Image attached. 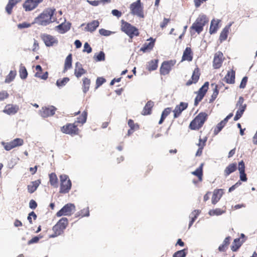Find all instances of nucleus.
Wrapping results in <instances>:
<instances>
[{
	"label": "nucleus",
	"mask_w": 257,
	"mask_h": 257,
	"mask_svg": "<svg viewBox=\"0 0 257 257\" xmlns=\"http://www.w3.org/2000/svg\"><path fill=\"white\" fill-rule=\"evenodd\" d=\"M55 9L47 8L45 9L38 17L35 18L32 24H37L39 25L47 26L54 22L56 19L53 17Z\"/></svg>",
	"instance_id": "nucleus-1"
},
{
	"label": "nucleus",
	"mask_w": 257,
	"mask_h": 257,
	"mask_svg": "<svg viewBox=\"0 0 257 257\" xmlns=\"http://www.w3.org/2000/svg\"><path fill=\"white\" fill-rule=\"evenodd\" d=\"M208 22L209 20L205 15H199L190 28L191 34L192 35L195 33L198 34H200L203 31L204 27Z\"/></svg>",
	"instance_id": "nucleus-2"
},
{
	"label": "nucleus",
	"mask_w": 257,
	"mask_h": 257,
	"mask_svg": "<svg viewBox=\"0 0 257 257\" xmlns=\"http://www.w3.org/2000/svg\"><path fill=\"white\" fill-rule=\"evenodd\" d=\"M208 114L205 112H200L190 122L189 128L191 130H199L208 119Z\"/></svg>",
	"instance_id": "nucleus-3"
},
{
	"label": "nucleus",
	"mask_w": 257,
	"mask_h": 257,
	"mask_svg": "<svg viewBox=\"0 0 257 257\" xmlns=\"http://www.w3.org/2000/svg\"><path fill=\"white\" fill-rule=\"evenodd\" d=\"M68 225V220L66 217L61 218L52 227L53 233L49 235V238H54L61 235Z\"/></svg>",
	"instance_id": "nucleus-4"
},
{
	"label": "nucleus",
	"mask_w": 257,
	"mask_h": 257,
	"mask_svg": "<svg viewBox=\"0 0 257 257\" xmlns=\"http://www.w3.org/2000/svg\"><path fill=\"white\" fill-rule=\"evenodd\" d=\"M121 29L131 38L134 36L139 35V30L136 27L123 20L121 21Z\"/></svg>",
	"instance_id": "nucleus-5"
},
{
	"label": "nucleus",
	"mask_w": 257,
	"mask_h": 257,
	"mask_svg": "<svg viewBox=\"0 0 257 257\" xmlns=\"http://www.w3.org/2000/svg\"><path fill=\"white\" fill-rule=\"evenodd\" d=\"M60 186L59 193L65 194L69 192L71 188L72 184L69 177L66 175L60 176Z\"/></svg>",
	"instance_id": "nucleus-6"
},
{
	"label": "nucleus",
	"mask_w": 257,
	"mask_h": 257,
	"mask_svg": "<svg viewBox=\"0 0 257 257\" xmlns=\"http://www.w3.org/2000/svg\"><path fill=\"white\" fill-rule=\"evenodd\" d=\"M61 131L65 134L72 136L77 135L79 133V130L77 124L75 123H68L61 127Z\"/></svg>",
	"instance_id": "nucleus-7"
},
{
	"label": "nucleus",
	"mask_w": 257,
	"mask_h": 257,
	"mask_svg": "<svg viewBox=\"0 0 257 257\" xmlns=\"http://www.w3.org/2000/svg\"><path fill=\"white\" fill-rule=\"evenodd\" d=\"M176 63L175 59L163 62L160 68V74L164 76L168 75Z\"/></svg>",
	"instance_id": "nucleus-8"
},
{
	"label": "nucleus",
	"mask_w": 257,
	"mask_h": 257,
	"mask_svg": "<svg viewBox=\"0 0 257 257\" xmlns=\"http://www.w3.org/2000/svg\"><path fill=\"white\" fill-rule=\"evenodd\" d=\"M75 210V206L74 204L72 203H67L56 213V215L57 217L71 216Z\"/></svg>",
	"instance_id": "nucleus-9"
},
{
	"label": "nucleus",
	"mask_w": 257,
	"mask_h": 257,
	"mask_svg": "<svg viewBox=\"0 0 257 257\" xmlns=\"http://www.w3.org/2000/svg\"><path fill=\"white\" fill-rule=\"evenodd\" d=\"M130 10L132 15L140 18L144 17L143 8L141 5V0H138L132 3L130 6Z\"/></svg>",
	"instance_id": "nucleus-10"
},
{
	"label": "nucleus",
	"mask_w": 257,
	"mask_h": 257,
	"mask_svg": "<svg viewBox=\"0 0 257 257\" xmlns=\"http://www.w3.org/2000/svg\"><path fill=\"white\" fill-rule=\"evenodd\" d=\"M209 82H206L203 85L197 92V95L195 98L194 105L197 106L205 95L209 88Z\"/></svg>",
	"instance_id": "nucleus-11"
},
{
	"label": "nucleus",
	"mask_w": 257,
	"mask_h": 257,
	"mask_svg": "<svg viewBox=\"0 0 257 257\" xmlns=\"http://www.w3.org/2000/svg\"><path fill=\"white\" fill-rule=\"evenodd\" d=\"M2 144L6 151H10L16 147L22 146L24 140L22 139L16 138L10 142H2Z\"/></svg>",
	"instance_id": "nucleus-12"
},
{
	"label": "nucleus",
	"mask_w": 257,
	"mask_h": 257,
	"mask_svg": "<svg viewBox=\"0 0 257 257\" xmlns=\"http://www.w3.org/2000/svg\"><path fill=\"white\" fill-rule=\"evenodd\" d=\"M57 108L53 105L42 107L39 111V114L43 118H47L54 115Z\"/></svg>",
	"instance_id": "nucleus-13"
},
{
	"label": "nucleus",
	"mask_w": 257,
	"mask_h": 257,
	"mask_svg": "<svg viewBox=\"0 0 257 257\" xmlns=\"http://www.w3.org/2000/svg\"><path fill=\"white\" fill-rule=\"evenodd\" d=\"M224 57L223 53L221 51H218L215 53L213 61V67L214 69L220 68L222 64Z\"/></svg>",
	"instance_id": "nucleus-14"
},
{
	"label": "nucleus",
	"mask_w": 257,
	"mask_h": 257,
	"mask_svg": "<svg viewBox=\"0 0 257 257\" xmlns=\"http://www.w3.org/2000/svg\"><path fill=\"white\" fill-rule=\"evenodd\" d=\"M41 38L47 47H51L55 44H57L58 42L57 39L49 34H42L41 36Z\"/></svg>",
	"instance_id": "nucleus-15"
},
{
	"label": "nucleus",
	"mask_w": 257,
	"mask_h": 257,
	"mask_svg": "<svg viewBox=\"0 0 257 257\" xmlns=\"http://www.w3.org/2000/svg\"><path fill=\"white\" fill-rule=\"evenodd\" d=\"M200 75L199 68L198 67L195 68L191 78L186 82V85L189 86L193 84H196L198 81Z\"/></svg>",
	"instance_id": "nucleus-16"
},
{
	"label": "nucleus",
	"mask_w": 257,
	"mask_h": 257,
	"mask_svg": "<svg viewBox=\"0 0 257 257\" xmlns=\"http://www.w3.org/2000/svg\"><path fill=\"white\" fill-rule=\"evenodd\" d=\"M188 106V104L187 102H181L179 104L177 105L173 110L174 118H176L180 116L182 111L185 110Z\"/></svg>",
	"instance_id": "nucleus-17"
},
{
	"label": "nucleus",
	"mask_w": 257,
	"mask_h": 257,
	"mask_svg": "<svg viewBox=\"0 0 257 257\" xmlns=\"http://www.w3.org/2000/svg\"><path fill=\"white\" fill-rule=\"evenodd\" d=\"M233 116V113H229L223 120L218 123L216 127L214 128L213 131V134L214 136L217 135L225 125L226 123L228 121V119H230Z\"/></svg>",
	"instance_id": "nucleus-18"
},
{
	"label": "nucleus",
	"mask_w": 257,
	"mask_h": 257,
	"mask_svg": "<svg viewBox=\"0 0 257 257\" xmlns=\"http://www.w3.org/2000/svg\"><path fill=\"white\" fill-rule=\"evenodd\" d=\"M19 110L18 105L13 104H8L3 110V112L9 115H13L16 114Z\"/></svg>",
	"instance_id": "nucleus-19"
},
{
	"label": "nucleus",
	"mask_w": 257,
	"mask_h": 257,
	"mask_svg": "<svg viewBox=\"0 0 257 257\" xmlns=\"http://www.w3.org/2000/svg\"><path fill=\"white\" fill-rule=\"evenodd\" d=\"M149 42H146L140 49V51L143 52H147L151 51L154 47L155 39L150 38L147 40Z\"/></svg>",
	"instance_id": "nucleus-20"
},
{
	"label": "nucleus",
	"mask_w": 257,
	"mask_h": 257,
	"mask_svg": "<svg viewBox=\"0 0 257 257\" xmlns=\"http://www.w3.org/2000/svg\"><path fill=\"white\" fill-rule=\"evenodd\" d=\"M193 57V53L190 47H187L183 52L181 62L187 61L190 62L192 61Z\"/></svg>",
	"instance_id": "nucleus-21"
},
{
	"label": "nucleus",
	"mask_w": 257,
	"mask_h": 257,
	"mask_svg": "<svg viewBox=\"0 0 257 257\" xmlns=\"http://www.w3.org/2000/svg\"><path fill=\"white\" fill-rule=\"evenodd\" d=\"M86 70L83 68L82 65L80 62H77L75 63L74 75L77 78L80 77L83 74H86Z\"/></svg>",
	"instance_id": "nucleus-22"
},
{
	"label": "nucleus",
	"mask_w": 257,
	"mask_h": 257,
	"mask_svg": "<svg viewBox=\"0 0 257 257\" xmlns=\"http://www.w3.org/2000/svg\"><path fill=\"white\" fill-rule=\"evenodd\" d=\"M235 71L233 69L228 71L225 76L224 79L228 84H234L235 83Z\"/></svg>",
	"instance_id": "nucleus-23"
},
{
	"label": "nucleus",
	"mask_w": 257,
	"mask_h": 257,
	"mask_svg": "<svg viewBox=\"0 0 257 257\" xmlns=\"http://www.w3.org/2000/svg\"><path fill=\"white\" fill-rule=\"evenodd\" d=\"M71 27L70 23H62L55 27V30L60 34H64L68 31Z\"/></svg>",
	"instance_id": "nucleus-24"
},
{
	"label": "nucleus",
	"mask_w": 257,
	"mask_h": 257,
	"mask_svg": "<svg viewBox=\"0 0 257 257\" xmlns=\"http://www.w3.org/2000/svg\"><path fill=\"white\" fill-rule=\"evenodd\" d=\"M154 106V103L152 100L148 101L141 112V114L143 115H150L152 113V108Z\"/></svg>",
	"instance_id": "nucleus-25"
},
{
	"label": "nucleus",
	"mask_w": 257,
	"mask_h": 257,
	"mask_svg": "<svg viewBox=\"0 0 257 257\" xmlns=\"http://www.w3.org/2000/svg\"><path fill=\"white\" fill-rule=\"evenodd\" d=\"M238 169L240 174V180L243 182L246 181L247 178L246 177V175L245 173V166L243 161H241L239 162Z\"/></svg>",
	"instance_id": "nucleus-26"
},
{
	"label": "nucleus",
	"mask_w": 257,
	"mask_h": 257,
	"mask_svg": "<svg viewBox=\"0 0 257 257\" xmlns=\"http://www.w3.org/2000/svg\"><path fill=\"white\" fill-rule=\"evenodd\" d=\"M223 194V189H215L213 191L212 197V203L215 204L220 200Z\"/></svg>",
	"instance_id": "nucleus-27"
},
{
	"label": "nucleus",
	"mask_w": 257,
	"mask_h": 257,
	"mask_svg": "<svg viewBox=\"0 0 257 257\" xmlns=\"http://www.w3.org/2000/svg\"><path fill=\"white\" fill-rule=\"evenodd\" d=\"M38 5L33 0H26L23 5V7L26 11H31L35 9Z\"/></svg>",
	"instance_id": "nucleus-28"
},
{
	"label": "nucleus",
	"mask_w": 257,
	"mask_h": 257,
	"mask_svg": "<svg viewBox=\"0 0 257 257\" xmlns=\"http://www.w3.org/2000/svg\"><path fill=\"white\" fill-rule=\"evenodd\" d=\"M36 72L35 74L36 77L39 78L43 80H46L48 77V73L46 71L43 74H42V69L40 65H38L36 66Z\"/></svg>",
	"instance_id": "nucleus-29"
},
{
	"label": "nucleus",
	"mask_w": 257,
	"mask_h": 257,
	"mask_svg": "<svg viewBox=\"0 0 257 257\" xmlns=\"http://www.w3.org/2000/svg\"><path fill=\"white\" fill-rule=\"evenodd\" d=\"M230 25L226 26L221 32L219 36V41L220 42L227 39L228 35L230 30Z\"/></svg>",
	"instance_id": "nucleus-30"
},
{
	"label": "nucleus",
	"mask_w": 257,
	"mask_h": 257,
	"mask_svg": "<svg viewBox=\"0 0 257 257\" xmlns=\"http://www.w3.org/2000/svg\"><path fill=\"white\" fill-rule=\"evenodd\" d=\"M237 169L236 163H231L228 165L224 171V175L225 177L228 176L231 173L235 172Z\"/></svg>",
	"instance_id": "nucleus-31"
},
{
	"label": "nucleus",
	"mask_w": 257,
	"mask_h": 257,
	"mask_svg": "<svg viewBox=\"0 0 257 257\" xmlns=\"http://www.w3.org/2000/svg\"><path fill=\"white\" fill-rule=\"evenodd\" d=\"M87 117V110H84L80 116L77 118V120L74 122L76 124H77V126L79 124H80L81 125H83L86 121Z\"/></svg>",
	"instance_id": "nucleus-32"
},
{
	"label": "nucleus",
	"mask_w": 257,
	"mask_h": 257,
	"mask_svg": "<svg viewBox=\"0 0 257 257\" xmlns=\"http://www.w3.org/2000/svg\"><path fill=\"white\" fill-rule=\"evenodd\" d=\"M99 23L97 20H94L92 22L88 23L87 24L86 27H85V30L89 32H93L94 31L96 28L99 26Z\"/></svg>",
	"instance_id": "nucleus-33"
},
{
	"label": "nucleus",
	"mask_w": 257,
	"mask_h": 257,
	"mask_svg": "<svg viewBox=\"0 0 257 257\" xmlns=\"http://www.w3.org/2000/svg\"><path fill=\"white\" fill-rule=\"evenodd\" d=\"M41 183L40 180H37L32 182L27 187L28 191L30 193L34 192Z\"/></svg>",
	"instance_id": "nucleus-34"
},
{
	"label": "nucleus",
	"mask_w": 257,
	"mask_h": 257,
	"mask_svg": "<svg viewBox=\"0 0 257 257\" xmlns=\"http://www.w3.org/2000/svg\"><path fill=\"white\" fill-rule=\"evenodd\" d=\"M203 164H201V165L195 171L192 172L191 174L196 176L199 182H202L203 180Z\"/></svg>",
	"instance_id": "nucleus-35"
},
{
	"label": "nucleus",
	"mask_w": 257,
	"mask_h": 257,
	"mask_svg": "<svg viewBox=\"0 0 257 257\" xmlns=\"http://www.w3.org/2000/svg\"><path fill=\"white\" fill-rule=\"evenodd\" d=\"M158 66V60L154 59L148 62L147 69L151 72L157 69Z\"/></svg>",
	"instance_id": "nucleus-36"
},
{
	"label": "nucleus",
	"mask_w": 257,
	"mask_h": 257,
	"mask_svg": "<svg viewBox=\"0 0 257 257\" xmlns=\"http://www.w3.org/2000/svg\"><path fill=\"white\" fill-rule=\"evenodd\" d=\"M19 3L18 0H9L6 7V11L9 15L12 13L13 8Z\"/></svg>",
	"instance_id": "nucleus-37"
},
{
	"label": "nucleus",
	"mask_w": 257,
	"mask_h": 257,
	"mask_svg": "<svg viewBox=\"0 0 257 257\" xmlns=\"http://www.w3.org/2000/svg\"><path fill=\"white\" fill-rule=\"evenodd\" d=\"M231 240L230 236L226 237L223 241L222 244H221L218 247V250L219 251L224 252L228 248L229 244H230V241Z\"/></svg>",
	"instance_id": "nucleus-38"
},
{
	"label": "nucleus",
	"mask_w": 257,
	"mask_h": 257,
	"mask_svg": "<svg viewBox=\"0 0 257 257\" xmlns=\"http://www.w3.org/2000/svg\"><path fill=\"white\" fill-rule=\"evenodd\" d=\"M49 177L50 185L54 187L57 188L58 187V179L56 174L52 173L49 175Z\"/></svg>",
	"instance_id": "nucleus-39"
},
{
	"label": "nucleus",
	"mask_w": 257,
	"mask_h": 257,
	"mask_svg": "<svg viewBox=\"0 0 257 257\" xmlns=\"http://www.w3.org/2000/svg\"><path fill=\"white\" fill-rule=\"evenodd\" d=\"M72 55L69 54L66 57L65 60L64 67L63 72H66L68 69L72 67Z\"/></svg>",
	"instance_id": "nucleus-40"
},
{
	"label": "nucleus",
	"mask_w": 257,
	"mask_h": 257,
	"mask_svg": "<svg viewBox=\"0 0 257 257\" xmlns=\"http://www.w3.org/2000/svg\"><path fill=\"white\" fill-rule=\"evenodd\" d=\"M89 216V209L88 207L84 208L79 211L77 212L75 215V217L82 218L84 217H88Z\"/></svg>",
	"instance_id": "nucleus-41"
},
{
	"label": "nucleus",
	"mask_w": 257,
	"mask_h": 257,
	"mask_svg": "<svg viewBox=\"0 0 257 257\" xmlns=\"http://www.w3.org/2000/svg\"><path fill=\"white\" fill-rule=\"evenodd\" d=\"M172 108L171 107H167L164 109L162 113L161 118L159 121V124H161L164 122L165 118L170 114Z\"/></svg>",
	"instance_id": "nucleus-42"
},
{
	"label": "nucleus",
	"mask_w": 257,
	"mask_h": 257,
	"mask_svg": "<svg viewBox=\"0 0 257 257\" xmlns=\"http://www.w3.org/2000/svg\"><path fill=\"white\" fill-rule=\"evenodd\" d=\"M200 213V211L199 210H194L190 214V217L191 218V220L190 221L189 224V228H190L194 221L196 220L197 218L198 217V216Z\"/></svg>",
	"instance_id": "nucleus-43"
},
{
	"label": "nucleus",
	"mask_w": 257,
	"mask_h": 257,
	"mask_svg": "<svg viewBox=\"0 0 257 257\" xmlns=\"http://www.w3.org/2000/svg\"><path fill=\"white\" fill-rule=\"evenodd\" d=\"M238 110H237L236 114L233 118L234 121L238 120L242 116L246 108V105H244L243 106L241 107H238Z\"/></svg>",
	"instance_id": "nucleus-44"
},
{
	"label": "nucleus",
	"mask_w": 257,
	"mask_h": 257,
	"mask_svg": "<svg viewBox=\"0 0 257 257\" xmlns=\"http://www.w3.org/2000/svg\"><path fill=\"white\" fill-rule=\"evenodd\" d=\"M218 94H219L218 86L217 84H215V87L213 90L212 94L211 96V98L209 100V103H213L215 101V100L216 99Z\"/></svg>",
	"instance_id": "nucleus-45"
},
{
	"label": "nucleus",
	"mask_w": 257,
	"mask_h": 257,
	"mask_svg": "<svg viewBox=\"0 0 257 257\" xmlns=\"http://www.w3.org/2000/svg\"><path fill=\"white\" fill-rule=\"evenodd\" d=\"M20 77L22 79H25L28 76V72L26 67L21 64L19 69Z\"/></svg>",
	"instance_id": "nucleus-46"
},
{
	"label": "nucleus",
	"mask_w": 257,
	"mask_h": 257,
	"mask_svg": "<svg viewBox=\"0 0 257 257\" xmlns=\"http://www.w3.org/2000/svg\"><path fill=\"white\" fill-rule=\"evenodd\" d=\"M218 29V22L215 20H212L209 29V33L210 34L215 33Z\"/></svg>",
	"instance_id": "nucleus-47"
},
{
	"label": "nucleus",
	"mask_w": 257,
	"mask_h": 257,
	"mask_svg": "<svg viewBox=\"0 0 257 257\" xmlns=\"http://www.w3.org/2000/svg\"><path fill=\"white\" fill-rule=\"evenodd\" d=\"M90 85V80L88 78L85 77L83 79L82 89L84 93H86L89 89Z\"/></svg>",
	"instance_id": "nucleus-48"
},
{
	"label": "nucleus",
	"mask_w": 257,
	"mask_h": 257,
	"mask_svg": "<svg viewBox=\"0 0 257 257\" xmlns=\"http://www.w3.org/2000/svg\"><path fill=\"white\" fill-rule=\"evenodd\" d=\"M242 242L240 240V238H235L231 246V249L233 251H236L240 247Z\"/></svg>",
	"instance_id": "nucleus-49"
},
{
	"label": "nucleus",
	"mask_w": 257,
	"mask_h": 257,
	"mask_svg": "<svg viewBox=\"0 0 257 257\" xmlns=\"http://www.w3.org/2000/svg\"><path fill=\"white\" fill-rule=\"evenodd\" d=\"M105 54L103 51H100L98 54H95L94 56V59L96 62L105 60Z\"/></svg>",
	"instance_id": "nucleus-50"
},
{
	"label": "nucleus",
	"mask_w": 257,
	"mask_h": 257,
	"mask_svg": "<svg viewBox=\"0 0 257 257\" xmlns=\"http://www.w3.org/2000/svg\"><path fill=\"white\" fill-rule=\"evenodd\" d=\"M89 4L93 6H97L100 4H104L105 3H110L111 0H100V1H87Z\"/></svg>",
	"instance_id": "nucleus-51"
},
{
	"label": "nucleus",
	"mask_w": 257,
	"mask_h": 257,
	"mask_svg": "<svg viewBox=\"0 0 257 257\" xmlns=\"http://www.w3.org/2000/svg\"><path fill=\"white\" fill-rule=\"evenodd\" d=\"M17 72L16 71H11L9 74L6 77L5 82L10 83L12 81L16 75Z\"/></svg>",
	"instance_id": "nucleus-52"
},
{
	"label": "nucleus",
	"mask_w": 257,
	"mask_h": 257,
	"mask_svg": "<svg viewBox=\"0 0 257 257\" xmlns=\"http://www.w3.org/2000/svg\"><path fill=\"white\" fill-rule=\"evenodd\" d=\"M187 253L186 249H182L175 252L173 257H185L187 255Z\"/></svg>",
	"instance_id": "nucleus-53"
},
{
	"label": "nucleus",
	"mask_w": 257,
	"mask_h": 257,
	"mask_svg": "<svg viewBox=\"0 0 257 257\" xmlns=\"http://www.w3.org/2000/svg\"><path fill=\"white\" fill-rule=\"evenodd\" d=\"M68 77H64L62 79H58L56 82V85L58 87H62L64 85L69 81Z\"/></svg>",
	"instance_id": "nucleus-54"
},
{
	"label": "nucleus",
	"mask_w": 257,
	"mask_h": 257,
	"mask_svg": "<svg viewBox=\"0 0 257 257\" xmlns=\"http://www.w3.org/2000/svg\"><path fill=\"white\" fill-rule=\"evenodd\" d=\"M128 125L130 128L135 131L139 129V125L138 123H135L133 119H130L128 120Z\"/></svg>",
	"instance_id": "nucleus-55"
},
{
	"label": "nucleus",
	"mask_w": 257,
	"mask_h": 257,
	"mask_svg": "<svg viewBox=\"0 0 257 257\" xmlns=\"http://www.w3.org/2000/svg\"><path fill=\"white\" fill-rule=\"evenodd\" d=\"M207 139V137H205L203 138H200L199 139V143L197 144L198 147L204 148L206 145Z\"/></svg>",
	"instance_id": "nucleus-56"
},
{
	"label": "nucleus",
	"mask_w": 257,
	"mask_h": 257,
	"mask_svg": "<svg viewBox=\"0 0 257 257\" xmlns=\"http://www.w3.org/2000/svg\"><path fill=\"white\" fill-rule=\"evenodd\" d=\"M105 82V79L103 77H98L96 81V88H97Z\"/></svg>",
	"instance_id": "nucleus-57"
},
{
	"label": "nucleus",
	"mask_w": 257,
	"mask_h": 257,
	"mask_svg": "<svg viewBox=\"0 0 257 257\" xmlns=\"http://www.w3.org/2000/svg\"><path fill=\"white\" fill-rule=\"evenodd\" d=\"M224 212L222 209L220 208H216L215 209H213L210 211V214L216 215H220L223 214Z\"/></svg>",
	"instance_id": "nucleus-58"
},
{
	"label": "nucleus",
	"mask_w": 257,
	"mask_h": 257,
	"mask_svg": "<svg viewBox=\"0 0 257 257\" xmlns=\"http://www.w3.org/2000/svg\"><path fill=\"white\" fill-rule=\"evenodd\" d=\"M244 99L242 96H240L238 98V100L236 104V107H241L244 105H246V104L244 103Z\"/></svg>",
	"instance_id": "nucleus-59"
},
{
	"label": "nucleus",
	"mask_w": 257,
	"mask_h": 257,
	"mask_svg": "<svg viewBox=\"0 0 257 257\" xmlns=\"http://www.w3.org/2000/svg\"><path fill=\"white\" fill-rule=\"evenodd\" d=\"M248 78L247 76H244L241 80L240 84L239 85V88L243 89L246 87L247 82Z\"/></svg>",
	"instance_id": "nucleus-60"
},
{
	"label": "nucleus",
	"mask_w": 257,
	"mask_h": 257,
	"mask_svg": "<svg viewBox=\"0 0 257 257\" xmlns=\"http://www.w3.org/2000/svg\"><path fill=\"white\" fill-rule=\"evenodd\" d=\"M99 34L102 36H108L111 34V32L104 29H101L99 30Z\"/></svg>",
	"instance_id": "nucleus-61"
},
{
	"label": "nucleus",
	"mask_w": 257,
	"mask_h": 257,
	"mask_svg": "<svg viewBox=\"0 0 257 257\" xmlns=\"http://www.w3.org/2000/svg\"><path fill=\"white\" fill-rule=\"evenodd\" d=\"M83 52H86L87 53L92 52V48L87 42H86L84 45Z\"/></svg>",
	"instance_id": "nucleus-62"
},
{
	"label": "nucleus",
	"mask_w": 257,
	"mask_h": 257,
	"mask_svg": "<svg viewBox=\"0 0 257 257\" xmlns=\"http://www.w3.org/2000/svg\"><path fill=\"white\" fill-rule=\"evenodd\" d=\"M31 26V24L30 23H28L27 22H24L21 24H19L18 25V27L19 29H24V28H27L29 27H30Z\"/></svg>",
	"instance_id": "nucleus-63"
},
{
	"label": "nucleus",
	"mask_w": 257,
	"mask_h": 257,
	"mask_svg": "<svg viewBox=\"0 0 257 257\" xmlns=\"http://www.w3.org/2000/svg\"><path fill=\"white\" fill-rule=\"evenodd\" d=\"M9 97V94L5 91L0 92V101L4 100Z\"/></svg>",
	"instance_id": "nucleus-64"
}]
</instances>
